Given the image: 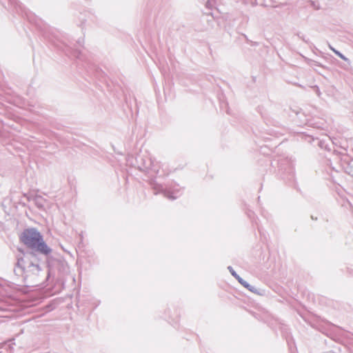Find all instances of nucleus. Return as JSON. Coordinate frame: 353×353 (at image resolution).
<instances>
[{"label": "nucleus", "mask_w": 353, "mask_h": 353, "mask_svg": "<svg viewBox=\"0 0 353 353\" xmlns=\"http://www.w3.org/2000/svg\"><path fill=\"white\" fill-rule=\"evenodd\" d=\"M17 268L21 269L19 262H18V263H17Z\"/></svg>", "instance_id": "obj_3"}, {"label": "nucleus", "mask_w": 353, "mask_h": 353, "mask_svg": "<svg viewBox=\"0 0 353 353\" xmlns=\"http://www.w3.org/2000/svg\"><path fill=\"white\" fill-rule=\"evenodd\" d=\"M335 52H336V54H338L341 58H342V59H345V58H344V57H343L341 53H339V52H336V51H335Z\"/></svg>", "instance_id": "obj_2"}, {"label": "nucleus", "mask_w": 353, "mask_h": 353, "mask_svg": "<svg viewBox=\"0 0 353 353\" xmlns=\"http://www.w3.org/2000/svg\"><path fill=\"white\" fill-rule=\"evenodd\" d=\"M19 239L27 248L34 249L43 254H48L51 251L44 242L41 233L35 228L24 230L20 234Z\"/></svg>", "instance_id": "obj_1"}]
</instances>
